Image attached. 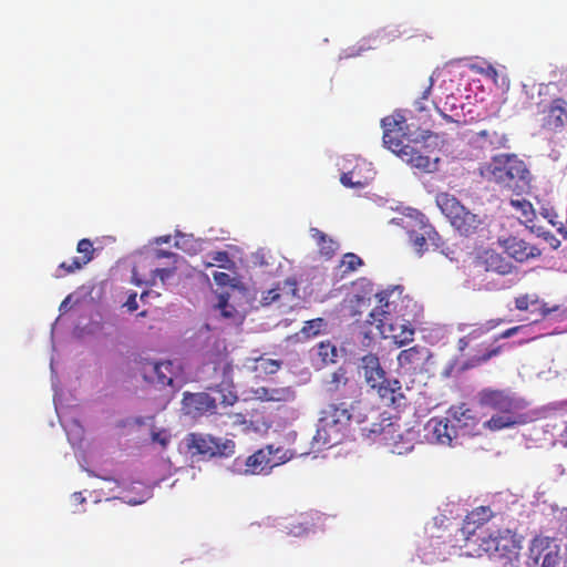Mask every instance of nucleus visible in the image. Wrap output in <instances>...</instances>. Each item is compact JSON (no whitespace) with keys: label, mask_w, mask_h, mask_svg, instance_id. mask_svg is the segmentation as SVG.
Here are the masks:
<instances>
[{"label":"nucleus","mask_w":567,"mask_h":567,"mask_svg":"<svg viewBox=\"0 0 567 567\" xmlns=\"http://www.w3.org/2000/svg\"><path fill=\"white\" fill-rule=\"evenodd\" d=\"M382 127L384 145L396 153L402 161L422 173L436 171L439 158L424 155L415 146L432 136L431 131L421 130L415 123H408V120L401 113L384 117Z\"/></svg>","instance_id":"1"},{"label":"nucleus","mask_w":567,"mask_h":567,"mask_svg":"<svg viewBox=\"0 0 567 567\" xmlns=\"http://www.w3.org/2000/svg\"><path fill=\"white\" fill-rule=\"evenodd\" d=\"M478 403L482 408L494 411L483 426L489 431H501L525 423L520 411L525 408L522 399L505 390L483 389L478 392Z\"/></svg>","instance_id":"2"},{"label":"nucleus","mask_w":567,"mask_h":567,"mask_svg":"<svg viewBox=\"0 0 567 567\" xmlns=\"http://www.w3.org/2000/svg\"><path fill=\"white\" fill-rule=\"evenodd\" d=\"M482 175L501 187L520 194L529 186V171L514 154L495 155L492 161L482 168Z\"/></svg>","instance_id":"3"},{"label":"nucleus","mask_w":567,"mask_h":567,"mask_svg":"<svg viewBox=\"0 0 567 567\" xmlns=\"http://www.w3.org/2000/svg\"><path fill=\"white\" fill-rule=\"evenodd\" d=\"M359 371L368 386L377 392L386 406L399 408L405 400L401 382L390 379L377 354L369 352L360 359Z\"/></svg>","instance_id":"4"},{"label":"nucleus","mask_w":567,"mask_h":567,"mask_svg":"<svg viewBox=\"0 0 567 567\" xmlns=\"http://www.w3.org/2000/svg\"><path fill=\"white\" fill-rule=\"evenodd\" d=\"M349 422H351L350 410L343 404H331L322 412L313 440L326 447L338 445L346 435Z\"/></svg>","instance_id":"5"},{"label":"nucleus","mask_w":567,"mask_h":567,"mask_svg":"<svg viewBox=\"0 0 567 567\" xmlns=\"http://www.w3.org/2000/svg\"><path fill=\"white\" fill-rule=\"evenodd\" d=\"M436 204L461 235L475 234L482 224L480 217L465 208L453 195L440 193L436 196Z\"/></svg>","instance_id":"6"},{"label":"nucleus","mask_w":567,"mask_h":567,"mask_svg":"<svg viewBox=\"0 0 567 567\" xmlns=\"http://www.w3.org/2000/svg\"><path fill=\"white\" fill-rule=\"evenodd\" d=\"M212 363L216 381L214 390L220 394V402L224 405H233L238 399L234 391L233 362L227 353H217Z\"/></svg>","instance_id":"7"},{"label":"nucleus","mask_w":567,"mask_h":567,"mask_svg":"<svg viewBox=\"0 0 567 567\" xmlns=\"http://www.w3.org/2000/svg\"><path fill=\"white\" fill-rule=\"evenodd\" d=\"M529 558L540 567H559L560 555L559 546L555 544L554 538L548 536H536L529 545Z\"/></svg>","instance_id":"8"},{"label":"nucleus","mask_w":567,"mask_h":567,"mask_svg":"<svg viewBox=\"0 0 567 567\" xmlns=\"http://www.w3.org/2000/svg\"><path fill=\"white\" fill-rule=\"evenodd\" d=\"M498 245L504 249L508 257L519 264L536 259L542 255V250L537 246L526 241L519 236L511 235L504 238L499 237Z\"/></svg>","instance_id":"9"},{"label":"nucleus","mask_w":567,"mask_h":567,"mask_svg":"<svg viewBox=\"0 0 567 567\" xmlns=\"http://www.w3.org/2000/svg\"><path fill=\"white\" fill-rule=\"evenodd\" d=\"M542 127L547 131H560L567 124V101L556 97L540 110Z\"/></svg>","instance_id":"10"},{"label":"nucleus","mask_w":567,"mask_h":567,"mask_svg":"<svg viewBox=\"0 0 567 567\" xmlns=\"http://www.w3.org/2000/svg\"><path fill=\"white\" fill-rule=\"evenodd\" d=\"M142 373L145 381L148 383L158 385L161 388L173 385L175 371L173 362H151L146 361L142 363Z\"/></svg>","instance_id":"11"},{"label":"nucleus","mask_w":567,"mask_h":567,"mask_svg":"<svg viewBox=\"0 0 567 567\" xmlns=\"http://www.w3.org/2000/svg\"><path fill=\"white\" fill-rule=\"evenodd\" d=\"M425 437L431 443L451 445L457 433L450 416L444 419L432 417L425 425Z\"/></svg>","instance_id":"12"},{"label":"nucleus","mask_w":567,"mask_h":567,"mask_svg":"<svg viewBox=\"0 0 567 567\" xmlns=\"http://www.w3.org/2000/svg\"><path fill=\"white\" fill-rule=\"evenodd\" d=\"M454 429L463 431L465 434L472 433L480 423L477 413L472 408L467 406L466 403H460L450 406L447 410Z\"/></svg>","instance_id":"13"},{"label":"nucleus","mask_w":567,"mask_h":567,"mask_svg":"<svg viewBox=\"0 0 567 567\" xmlns=\"http://www.w3.org/2000/svg\"><path fill=\"white\" fill-rule=\"evenodd\" d=\"M276 308L282 312L288 313L298 305L300 299L298 282L295 278H287L282 284L276 286Z\"/></svg>","instance_id":"14"},{"label":"nucleus","mask_w":567,"mask_h":567,"mask_svg":"<svg viewBox=\"0 0 567 567\" xmlns=\"http://www.w3.org/2000/svg\"><path fill=\"white\" fill-rule=\"evenodd\" d=\"M183 404L186 412L194 416L214 413L217 408L216 399L205 392L185 393Z\"/></svg>","instance_id":"15"},{"label":"nucleus","mask_w":567,"mask_h":567,"mask_svg":"<svg viewBox=\"0 0 567 567\" xmlns=\"http://www.w3.org/2000/svg\"><path fill=\"white\" fill-rule=\"evenodd\" d=\"M278 451V449L274 450L272 445H267L249 455L246 460V473L260 474L278 465L279 463L271 457L274 453Z\"/></svg>","instance_id":"16"},{"label":"nucleus","mask_w":567,"mask_h":567,"mask_svg":"<svg viewBox=\"0 0 567 567\" xmlns=\"http://www.w3.org/2000/svg\"><path fill=\"white\" fill-rule=\"evenodd\" d=\"M478 259L486 271H493L502 276L509 275L515 269L511 261L493 249L484 250Z\"/></svg>","instance_id":"17"},{"label":"nucleus","mask_w":567,"mask_h":567,"mask_svg":"<svg viewBox=\"0 0 567 567\" xmlns=\"http://www.w3.org/2000/svg\"><path fill=\"white\" fill-rule=\"evenodd\" d=\"M495 554L493 557H507L508 559H512V556L517 557L519 545L514 533L509 529H497L495 530Z\"/></svg>","instance_id":"18"},{"label":"nucleus","mask_w":567,"mask_h":567,"mask_svg":"<svg viewBox=\"0 0 567 567\" xmlns=\"http://www.w3.org/2000/svg\"><path fill=\"white\" fill-rule=\"evenodd\" d=\"M188 446L195 449L202 455L215 456L221 454L219 441L209 434H189Z\"/></svg>","instance_id":"19"},{"label":"nucleus","mask_w":567,"mask_h":567,"mask_svg":"<svg viewBox=\"0 0 567 567\" xmlns=\"http://www.w3.org/2000/svg\"><path fill=\"white\" fill-rule=\"evenodd\" d=\"M256 398L265 402L288 403L296 399V392L291 386L267 388L259 386L254 391Z\"/></svg>","instance_id":"20"},{"label":"nucleus","mask_w":567,"mask_h":567,"mask_svg":"<svg viewBox=\"0 0 567 567\" xmlns=\"http://www.w3.org/2000/svg\"><path fill=\"white\" fill-rule=\"evenodd\" d=\"M427 350L421 346H413L402 350L398 355V364L408 372L415 371L422 364L426 357Z\"/></svg>","instance_id":"21"},{"label":"nucleus","mask_w":567,"mask_h":567,"mask_svg":"<svg viewBox=\"0 0 567 567\" xmlns=\"http://www.w3.org/2000/svg\"><path fill=\"white\" fill-rule=\"evenodd\" d=\"M278 526L281 527L287 535L300 537L310 530L312 524L307 515L299 514L281 519Z\"/></svg>","instance_id":"22"},{"label":"nucleus","mask_w":567,"mask_h":567,"mask_svg":"<svg viewBox=\"0 0 567 567\" xmlns=\"http://www.w3.org/2000/svg\"><path fill=\"white\" fill-rule=\"evenodd\" d=\"M495 530H480L477 535V539L472 544V547L468 548V554L471 556H482L484 554L493 557L495 551Z\"/></svg>","instance_id":"23"},{"label":"nucleus","mask_w":567,"mask_h":567,"mask_svg":"<svg viewBox=\"0 0 567 567\" xmlns=\"http://www.w3.org/2000/svg\"><path fill=\"white\" fill-rule=\"evenodd\" d=\"M389 330L391 332V338L398 347H403L413 341L414 328L410 321L390 322Z\"/></svg>","instance_id":"24"},{"label":"nucleus","mask_w":567,"mask_h":567,"mask_svg":"<svg viewBox=\"0 0 567 567\" xmlns=\"http://www.w3.org/2000/svg\"><path fill=\"white\" fill-rule=\"evenodd\" d=\"M351 421L363 426L370 420L378 419V412L371 408L367 402L355 401L350 408Z\"/></svg>","instance_id":"25"},{"label":"nucleus","mask_w":567,"mask_h":567,"mask_svg":"<svg viewBox=\"0 0 567 567\" xmlns=\"http://www.w3.org/2000/svg\"><path fill=\"white\" fill-rule=\"evenodd\" d=\"M421 228L423 229L422 234H416L415 231H412L410 234V239L412 243V246L417 251V254L422 255L425 250L426 246V237L434 243L435 239L440 240L441 237L437 234V231L429 224L422 223Z\"/></svg>","instance_id":"26"},{"label":"nucleus","mask_w":567,"mask_h":567,"mask_svg":"<svg viewBox=\"0 0 567 567\" xmlns=\"http://www.w3.org/2000/svg\"><path fill=\"white\" fill-rule=\"evenodd\" d=\"M370 306V298L353 293L349 295L343 300V308L349 312L351 317H355L362 313L363 309H368Z\"/></svg>","instance_id":"27"},{"label":"nucleus","mask_w":567,"mask_h":567,"mask_svg":"<svg viewBox=\"0 0 567 567\" xmlns=\"http://www.w3.org/2000/svg\"><path fill=\"white\" fill-rule=\"evenodd\" d=\"M311 236L317 240V244L319 246L320 254L327 258H331L337 248L338 244L329 238L323 231L319 230L318 228H311Z\"/></svg>","instance_id":"28"},{"label":"nucleus","mask_w":567,"mask_h":567,"mask_svg":"<svg viewBox=\"0 0 567 567\" xmlns=\"http://www.w3.org/2000/svg\"><path fill=\"white\" fill-rule=\"evenodd\" d=\"M503 322L502 319H492V320H488L485 324H482L480 328L471 331L467 336L461 338L458 340V349L460 351H464L468 344H470V341L483 333H486L488 331H491L492 329L496 328L497 326H499L501 323Z\"/></svg>","instance_id":"29"},{"label":"nucleus","mask_w":567,"mask_h":567,"mask_svg":"<svg viewBox=\"0 0 567 567\" xmlns=\"http://www.w3.org/2000/svg\"><path fill=\"white\" fill-rule=\"evenodd\" d=\"M478 529L482 530L477 524H474L473 520H470L467 517H465L460 529L461 536L465 542V547H472V544L477 539Z\"/></svg>","instance_id":"30"},{"label":"nucleus","mask_w":567,"mask_h":567,"mask_svg":"<svg viewBox=\"0 0 567 567\" xmlns=\"http://www.w3.org/2000/svg\"><path fill=\"white\" fill-rule=\"evenodd\" d=\"M361 266H363L362 258L353 252L344 254L340 261V268H343V270H342L343 275L351 274V272L358 270Z\"/></svg>","instance_id":"31"},{"label":"nucleus","mask_w":567,"mask_h":567,"mask_svg":"<svg viewBox=\"0 0 567 567\" xmlns=\"http://www.w3.org/2000/svg\"><path fill=\"white\" fill-rule=\"evenodd\" d=\"M85 261H83L80 257H73L70 261H63L59 265L55 277L60 278L69 274H73L85 266Z\"/></svg>","instance_id":"32"},{"label":"nucleus","mask_w":567,"mask_h":567,"mask_svg":"<svg viewBox=\"0 0 567 567\" xmlns=\"http://www.w3.org/2000/svg\"><path fill=\"white\" fill-rule=\"evenodd\" d=\"M466 517L467 519L473 520L474 524L482 527L492 517V511L489 507L481 506L468 513Z\"/></svg>","instance_id":"33"},{"label":"nucleus","mask_w":567,"mask_h":567,"mask_svg":"<svg viewBox=\"0 0 567 567\" xmlns=\"http://www.w3.org/2000/svg\"><path fill=\"white\" fill-rule=\"evenodd\" d=\"M501 349H502L501 346L494 347L491 349H486L485 352H483L482 354L472 357L470 359V362L465 365V368H474L482 363L487 362L493 357H496L497 354H499Z\"/></svg>","instance_id":"34"},{"label":"nucleus","mask_w":567,"mask_h":567,"mask_svg":"<svg viewBox=\"0 0 567 567\" xmlns=\"http://www.w3.org/2000/svg\"><path fill=\"white\" fill-rule=\"evenodd\" d=\"M281 362L268 358H259L257 360L256 370L265 374H275L280 369Z\"/></svg>","instance_id":"35"},{"label":"nucleus","mask_w":567,"mask_h":567,"mask_svg":"<svg viewBox=\"0 0 567 567\" xmlns=\"http://www.w3.org/2000/svg\"><path fill=\"white\" fill-rule=\"evenodd\" d=\"M76 250L82 254L80 257L85 264H89L93 259L94 248L90 239L83 238L78 243Z\"/></svg>","instance_id":"36"},{"label":"nucleus","mask_w":567,"mask_h":567,"mask_svg":"<svg viewBox=\"0 0 567 567\" xmlns=\"http://www.w3.org/2000/svg\"><path fill=\"white\" fill-rule=\"evenodd\" d=\"M220 310V315L224 318H233L235 315V307L229 303V296L227 293H220L218 296V303L216 306Z\"/></svg>","instance_id":"37"},{"label":"nucleus","mask_w":567,"mask_h":567,"mask_svg":"<svg viewBox=\"0 0 567 567\" xmlns=\"http://www.w3.org/2000/svg\"><path fill=\"white\" fill-rule=\"evenodd\" d=\"M323 324L324 322L323 319L321 318L308 320L302 327L301 332L308 338L318 336Z\"/></svg>","instance_id":"38"},{"label":"nucleus","mask_w":567,"mask_h":567,"mask_svg":"<svg viewBox=\"0 0 567 567\" xmlns=\"http://www.w3.org/2000/svg\"><path fill=\"white\" fill-rule=\"evenodd\" d=\"M152 442L158 443L163 449H166L171 442L172 435L166 429H153L151 431Z\"/></svg>","instance_id":"39"},{"label":"nucleus","mask_w":567,"mask_h":567,"mask_svg":"<svg viewBox=\"0 0 567 567\" xmlns=\"http://www.w3.org/2000/svg\"><path fill=\"white\" fill-rule=\"evenodd\" d=\"M512 205L522 210V215L525 217L526 221H532L534 217V209L529 202L527 200H512Z\"/></svg>","instance_id":"40"},{"label":"nucleus","mask_w":567,"mask_h":567,"mask_svg":"<svg viewBox=\"0 0 567 567\" xmlns=\"http://www.w3.org/2000/svg\"><path fill=\"white\" fill-rule=\"evenodd\" d=\"M378 298V302L380 303V308L382 309L381 315L383 316V319H379L380 323L384 326L388 322V316L390 315V311L388 310L390 303L388 301V293L385 291L379 292L375 295Z\"/></svg>","instance_id":"41"},{"label":"nucleus","mask_w":567,"mask_h":567,"mask_svg":"<svg viewBox=\"0 0 567 567\" xmlns=\"http://www.w3.org/2000/svg\"><path fill=\"white\" fill-rule=\"evenodd\" d=\"M340 182L346 187L361 188L365 183L361 181H353V172L343 173L340 177Z\"/></svg>","instance_id":"42"},{"label":"nucleus","mask_w":567,"mask_h":567,"mask_svg":"<svg viewBox=\"0 0 567 567\" xmlns=\"http://www.w3.org/2000/svg\"><path fill=\"white\" fill-rule=\"evenodd\" d=\"M360 431L362 432L363 435H367L368 437H370L375 434H381L383 432V427H382L381 423L371 422L370 425L365 424V425L361 426Z\"/></svg>","instance_id":"43"},{"label":"nucleus","mask_w":567,"mask_h":567,"mask_svg":"<svg viewBox=\"0 0 567 567\" xmlns=\"http://www.w3.org/2000/svg\"><path fill=\"white\" fill-rule=\"evenodd\" d=\"M176 270V267L172 268H155L152 270L153 280L155 278H159V280L164 284L167 278H169Z\"/></svg>","instance_id":"44"},{"label":"nucleus","mask_w":567,"mask_h":567,"mask_svg":"<svg viewBox=\"0 0 567 567\" xmlns=\"http://www.w3.org/2000/svg\"><path fill=\"white\" fill-rule=\"evenodd\" d=\"M276 287L272 288V289H269L265 292H262V296H261V299H260V303L262 306H272L275 305V301H276V297L278 295H276Z\"/></svg>","instance_id":"45"},{"label":"nucleus","mask_w":567,"mask_h":567,"mask_svg":"<svg viewBox=\"0 0 567 567\" xmlns=\"http://www.w3.org/2000/svg\"><path fill=\"white\" fill-rule=\"evenodd\" d=\"M177 255L172 252V251H167V250H163V249H157L155 250L154 252V258L156 260H161L163 258H167V259H171L172 260V264L175 265L176 261H177Z\"/></svg>","instance_id":"46"},{"label":"nucleus","mask_w":567,"mask_h":567,"mask_svg":"<svg viewBox=\"0 0 567 567\" xmlns=\"http://www.w3.org/2000/svg\"><path fill=\"white\" fill-rule=\"evenodd\" d=\"M213 278L219 286H227L230 282V276L226 272L215 271Z\"/></svg>","instance_id":"47"},{"label":"nucleus","mask_w":567,"mask_h":567,"mask_svg":"<svg viewBox=\"0 0 567 567\" xmlns=\"http://www.w3.org/2000/svg\"><path fill=\"white\" fill-rule=\"evenodd\" d=\"M212 259L219 264L220 267H225V262H229V256L227 251H215L212 255Z\"/></svg>","instance_id":"48"},{"label":"nucleus","mask_w":567,"mask_h":567,"mask_svg":"<svg viewBox=\"0 0 567 567\" xmlns=\"http://www.w3.org/2000/svg\"><path fill=\"white\" fill-rule=\"evenodd\" d=\"M529 302H530V299H529V296L528 295H523V296H519L515 299V306L518 310H522V311H525L528 309L529 307Z\"/></svg>","instance_id":"49"},{"label":"nucleus","mask_w":567,"mask_h":567,"mask_svg":"<svg viewBox=\"0 0 567 567\" xmlns=\"http://www.w3.org/2000/svg\"><path fill=\"white\" fill-rule=\"evenodd\" d=\"M136 292H133L128 296L126 302H125V307L127 308L128 311L133 312L135 310H137L138 308V305H137V301H136Z\"/></svg>","instance_id":"50"},{"label":"nucleus","mask_w":567,"mask_h":567,"mask_svg":"<svg viewBox=\"0 0 567 567\" xmlns=\"http://www.w3.org/2000/svg\"><path fill=\"white\" fill-rule=\"evenodd\" d=\"M481 73L487 78H491L495 83H497L498 71L493 65H487V68L483 69Z\"/></svg>","instance_id":"51"},{"label":"nucleus","mask_w":567,"mask_h":567,"mask_svg":"<svg viewBox=\"0 0 567 567\" xmlns=\"http://www.w3.org/2000/svg\"><path fill=\"white\" fill-rule=\"evenodd\" d=\"M431 90H432V83H430L423 91L422 93V96L420 97V100L416 101V105H417V110L420 111H423L424 110V106L422 105V101H425L429 99L430 96V93H431Z\"/></svg>","instance_id":"52"},{"label":"nucleus","mask_w":567,"mask_h":567,"mask_svg":"<svg viewBox=\"0 0 567 567\" xmlns=\"http://www.w3.org/2000/svg\"><path fill=\"white\" fill-rule=\"evenodd\" d=\"M520 327H512L505 331H503L497 338L496 340L498 339H507V338H511L513 336H515L518 331H519Z\"/></svg>","instance_id":"53"},{"label":"nucleus","mask_w":567,"mask_h":567,"mask_svg":"<svg viewBox=\"0 0 567 567\" xmlns=\"http://www.w3.org/2000/svg\"><path fill=\"white\" fill-rule=\"evenodd\" d=\"M542 236H544V238L546 240H554L555 241V244H553L554 248H557L559 246V244H560L559 240L556 239L555 236L551 233H549V231L542 233Z\"/></svg>","instance_id":"54"},{"label":"nucleus","mask_w":567,"mask_h":567,"mask_svg":"<svg viewBox=\"0 0 567 567\" xmlns=\"http://www.w3.org/2000/svg\"><path fill=\"white\" fill-rule=\"evenodd\" d=\"M73 499L78 504H83L85 502V497H83L82 493L78 492L73 494Z\"/></svg>","instance_id":"55"},{"label":"nucleus","mask_w":567,"mask_h":567,"mask_svg":"<svg viewBox=\"0 0 567 567\" xmlns=\"http://www.w3.org/2000/svg\"><path fill=\"white\" fill-rule=\"evenodd\" d=\"M441 252L443 255H445L450 260H455L456 259L455 256H454V251H452L450 249H446V250L442 249Z\"/></svg>","instance_id":"56"},{"label":"nucleus","mask_w":567,"mask_h":567,"mask_svg":"<svg viewBox=\"0 0 567 567\" xmlns=\"http://www.w3.org/2000/svg\"><path fill=\"white\" fill-rule=\"evenodd\" d=\"M169 240H171V236H163V237L156 238L157 244H162V243L167 244V243H169Z\"/></svg>","instance_id":"57"},{"label":"nucleus","mask_w":567,"mask_h":567,"mask_svg":"<svg viewBox=\"0 0 567 567\" xmlns=\"http://www.w3.org/2000/svg\"><path fill=\"white\" fill-rule=\"evenodd\" d=\"M330 347L329 346H324V344H320V355H323V357H327L328 355V352L327 350L329 349Z\"/></svg>","instance_id":"58"},{"label":"nucleus","mask_w":567,"mask_h":567,"mask_svg":"<svg viewBox=\"0 0 567 567\" xmlns=\"http://www.w3.org/2000/svg\"><path fill=\"white\" fill-rule=\"evenodd\" d=\"M133 281H134L135 285H142L143 284V281L137 277V272H136L135 269L133 270Z\"/></svg>","instance_id":"59"},{"label":"nucleus","mask_w":567,"mask_h":567,"mask_svg":"<svg viewBox=\"0 0 567 567\" xmlns=\"http://www.w3.org/2000/svg\"><path fill=\"white\" fill-rule=\"evenodd\" d=\"M477 135H478V136H481V137H483V138H485V137H487V136L489 135V133H488V131H485V130H484V131L478 132V134H477Z\"/></svg>","instance_id":"60"},{"label":"nucleus","mask_w":567,"mask_h":567,"mask_svg":"<svg viewBox=\"0 0 567 567\" xmlns=\"http://www.w3.org/2000/svg\"><path fill=\"white\" fill-rule=\"evenodd\" d=\"M440 113L442 114L444 120H446L447 122H453V118L450 115H447V114H445V113H443L441 111H440Z\"/></svg>","instance_id":"61"},{"label":"nucleus","mask_w":567,"mask_h":567,"mask_svg":"<svg viewBox=\"0 0 567 567\" xmlns=\"http://www.w3.org/2000/svg\"><path fill=\"white\" fill-rule=\"evenodd\" d=\"M563 437L565 440V443L567 444V424H566V427L564 430Z\"/></svg>","instance_id":"62"},{"label":"nucleus","mask_w":567,"mask_h":567,"mask_svg":"<svg viewBox=\"0 0 567 567\" xmlns=\"http://www.w3.org/2000/svg\"><path fill=\"white\" fill-rule=\"evenodd\" d=\"M558 231L564 236H567V231L564 228H558Z\"/></svg>","instance_id":"63"},{"label":"nucleus","mask_w":567,"mask_h":567,"mask_svg":"<svg viewBox=\"0 0 567 567\" xmlns=\"http://www.w3.org/2000/svg\"><path fill=\"white\" fill-rule=\"evenodd\" d=\"M333 381L340 382V377L337 373L333 374Z\"/></svg>","instance_id":"64"}]
</instances>
